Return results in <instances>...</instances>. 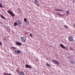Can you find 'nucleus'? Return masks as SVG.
<instances>
[{"mask_svg": "<svg viewBox=\"0 0 75 75\" xmlns=\"http://www.w3.org/2000/svg\"><path fill=\"white\" fill-rule=\"evenodd\" d=\"M15 52L17 54H19L21 53V51L19 50H16L15 51Z\"/></svg>", "mask_w": 75, "mask_h": 75, "instance_id": "39448f33", "label": "nucleus"}, {"mask_svg": "<svg viewBox=\"0 0 75 75\" xmlns=\"http://www.w3.org/2000/svg\"><path fill=\"white\" fill-rule=\"evenodd\" d=\"M71 64H74V62H71Z\"/></svg>", "mask_w": 75, "mask_h": 75, "instance_id": "393cba45", "label": "nucleus"}, {"mask_svg": "<svg viewBox=\"0 0 75 75\" xmlns=\"http://www.w3.org/2000/svg\"><path fill=\"white\" fill-rule=\"evenodd\" d=\"M70 49L71 50H72V48H71V47H70Z\"/></svg>", "mask_w": 75, "mask_h": 75, "instance_id": "cd10ccee", "label": "nucleus"}, {"mask_svg": "<svg viewBox=\"0 0 75 75\" xmlns=\"http://www.w3.org/2000/svg\"><path fill=\"white\" fill-rule=\"evenodd\" d=\"M18 25H21L22 24V22L20 21H18Z\"/></svg>", "mask_w": 75, "mask_h": 75, "instance_id": "9d476101", "label": "nucleus"}, {"mask_svg": "<svg viewBox=\"0 0 75 75\" xmlns=\"http://www.w3.org/2000/svg\"><path fill=\"white\" fill-rule=\"evenodd\" d=\"M74 2H75V1H74Z\"/></svg>", "mask_w": 75, "mask_h": 75, "instance_id": "c756f323", "label": "nucleus"}, {"mask_svg": "<svg viewBox=\"0 0 75 75\" xmlns=\"http://www.w3.org/2000/svg\"><path fill=\"white\" fill-rule=\"evenodd\" d=\"M25 68H29V69H31L32 68L31 66L28 65L27 64H26L25 65Z\"/></svg>", "mask_w": 75, "mask_h": 75, "instance_id": "0eeeda50", "label": "nucleus"}, {"mask_svg": "<svg viewBox=\"0 0 75 75\" xmlns=\"http://www.w3.org/2000/svg\"><path fill=\"white\" fill-rule=\"evenodd\" d=\"M57 65H59V63L58 62H57Z\"/></svg>", "mask_w": 75, "mask_h": 75, "instance_id": "412c9836", "label": "nucleus"}, {"mask_svg": "<svg viewBox=\"0 0 75 75\" xmlns=\"http://www.w3.org/2000/svg\"><path fill=\"white\" fill-rule=\"evenodd\" d=\"M10 30V29H9V30Z\"/></svg>", "mask_w": 75, "mask_h": 75, "instance_id": "c85d7f7f", "label": "nucleus"}, {"mask_svg": "<svg viewBox=\"0 0 75 75\" xmlns=\"http://www.w3.org/2000/svg\"><path fill=\"white\" fill-rule=\"evenodd\" d=\"M7 12L8 13L10 14L11 16H12V17H14L15 16V15L14 14V13H13L12 11H7Z\"/></svg>", "mask_w": 75, "mask_h": 75, "instance_id": "f257e3e1", "label": "nucleus"}, {"mask_svg": "<svg viewBox=\"0 0 75 75\" xmlns=\"http://www.w3.org/2000/svg\"><path fill=\"white\" fill-rule=\"evenodd\" d=\"M0 45H2V44L1 43V42H0Z\"/></svg>", "mask_w": 75, "mask_h": 75, "instance_id": "bb28decb", "label": "nucleus"}, {"mask_svg": "<svg viewBox=\"0 0 75 75\" xmlns=\"http://www.w3.org/2000/svg\"><path fill=\"white\" fill-rule=\"evenodd\" d=\"M52 61L54 64H56V63H57V61L54 59L52 60Z\"/></svg>", "mask_w": 75, "mask_h": 75, "instance_id": "f8f14e48", "label": "nucleus"}, {"mask_svg": "<svg viewBox=\"0 0 75 75\" xmlns=\"http://www.w3.org/2000/svg\"><path fill=\"white\" fill-rule=\"evenodd\" d=\"M3 7V6H2V5H1V3H0V7H1V8Z\"/></svg>", "mask_w": 75, "mask_h": 75, "instance_id": "a211bd4d", "label": "nucleus"}, {"mask_svg": "<svg viewBox=\"0 0 75 75\" xmlns=\"http://www.w3.org/2000/svg\"><path fill=\"white\" fill-rule=\"evenodd\" d=\"M34 2L35 4L37 5V6H40V5L38 4L39 3V1H38V0H35L34 1Z\"/></svg>", "mask_w": 75, "mask_h": 75, "instance_id": "20e7f679", "label": "nucleus"}, {"mask_svg": "<svg viewBox=\"0 0 75 75\" xmlns=\"http://www.w3.org/2000/svg\"><path fill=\"white\" fill-rule=\"evenodd\" d=\"M57 14L58 16H63V15L60 14V12H58Z\"/></svg>", "mask_w": 75, "mask_h": 75, "instance_id": "4468645a", "label": "nucleus"}, {"mask_svg": "<svg viewBox=\"0 0 75 75\" xmlns=\"http://www.w3.org/2000/svg\"><path fill=\"white\" fill-rule=\"evenodd\" d=\"M0 17H1V18H3L4 19H5V18H4V16L1 15H0Z\"/></svg>", "mask_w": 75, "mask_h": 75, "instance_id": "ddd939ff", "label": "nucleus"}, {"mask_svg": "<svg viewBox=\"0 0 75 75\" xmlns=\"http://www.w3.org/2000/svg\"><path fill=\"white\" fill-rule=\"evenodd\" d=\"M47 66H48V67H50V64H49L48 63H47Z\"/></svg>", "mask_w": 75, "mask_h": 75, "instance_id": "4be33fe9", "label": "nucleus"}, {"mask_svg": "<svg viewBox=\"0 0 75 75\" xmlns=\"http://www.w3.org/2000/svg\"><path fill=\"white\" fill-rule=\"evenodd\" d=\"M24 21L25 23L26 24H29V22L28 21V20L26 18L24 19Z\"/></svg>", "mask_w": 75, "mask_h": 75, "instance_id": "423d86ee", "label": "nucleus"}, {"mask_svg": "<svg viewBox=\"0 0 75 75\" xmlns=\"http://www.w3.org/2000/svg\"><path fill=\"white\" fill-rule=\"evenodd\" d=\"M57 11H63V10L62 9H57Z\"/></svg>", "mask_w": 75, "mask_h": 75, "instance_id": "dca6fc26", "label": "nucleus"}, {"mask_svg": "<svg viewBox=\"0 0 75 75\" xmlns=\"http://www.w3.org/2000/svg\"><path fill=\"white\" fill-rule=\"evenodd\" d=\"M15 44H17V45H21V43L18 42H15Z\"/></svg>", "mask_w": 75, "mask_h": 75, "instance_id": "6e6552de", "label": "nucleus"}, {"mask_svg": "<svg viewBox=\"0 0 75 75\" xmlns=\"http://www.w3.org/2000/svg\"><path fill=\"white\" fill-rule=\"evenodd\" d=\"M69 41L70 42H72L74 41V38L72 36H70L69 37Z\"/></svg>", "mask_w": 75, "mask_h": 75, "instance_id": "f03ea898", "label": "nucleus"}, {"mask_svg": "<svg viewBox=\"0 0 75 75\" xmlns=\"http://www.w3.org/2000/svg\"><path fill=\"white\" fill-rule=\"evenodd\" d=\"M12 49H16V47H12Z\"/></svg>", "mask_w": 75, "mask_h": 75, "instance_id": "aec40b11", "label": "nucleus"}, {"mask_svg": "<svg viewBox=\"0 0 75 75\" xmlns=\"http://www.w3.org/2000/svg\"><path fill=\"white\" fill-rule=\"evenodd\" d=\"M64 27L65 28H67V25H64Z\"/></svg>", "mask_w": 75, "mask_h": 75, "instance_id": "a878e982", "label": "nucleus"}, {"mask_svg": "<svg viewBox=\"0 0 75 75\" xmlns=\"http://www.w3.org/2000/svg\"><path fill=\"white\" fill-rule=\"evenodd\" d=\"M26 38L25 36H23V37H21V39L22 41L23 42H25V40H26Z\"/></svg>", "mask_w": 75, "mask_h": 75, "instance_id": "7ed1b4c3", "label": "nucleus"}, {"mask_svg": "<svg viewBox=\"0 0 75 75\" xmlns=\"http://www.w3.org/2000/svg\"><path fill=\"white\" fill-rule=\"evenodd\" d=\"M20 74L21 75H24V73L23 71H21L20 72Z\"/></svg>", "mask_w": 75, "mask_h": 75, "instance_id": "9b49d317", "label": "nucleus"}, {"mask_svg": "<svg viewBox=\"0 0 75 75\" xmlns=\"http://www.w3.org/2000/svg\"><path fill=\"white\" fill-rule=\"evenodd\" d=\"M69 11H66V13L67 15L69 14Z\"/></svg>", "mask_w": 75, "mask_h": 75, "instance_id": "f3484780", "label": "nucleus"}, {"mask_svg": "<svg viewBox=\"0 0 75 75\" xmlns=\"http://www.w3.org/2000/svg\"><path fill=\"white\" fill-rule=\"evenodd\" d=\"M60 47H62L63 48H64V49L65 48V46H64V45H63V44H60Z\"/></svg>", "mask_w": 75, "mask_h": 75, "instance_id": "1a4fd4ad", "label": "nucleus"}, {"mask_svg": "<svg viewBox=\"0 0 75 75\" xmlns=\"http://www.w3.org/2000/svg\"><path fill=\"white\" fill-rule=\"evenodd\" d=\"M4 74H5V75H8L9 74H8V73H5Z\"/></svg>", "mask_w": 75, "mask_h": 75, "instance_id": "b1692460", "label": "nucleus"}, {"mask_svg": "<svg viewBox=\"0 0 75 75\" xmlns=\"http://www.w3.org/2000/svg\"><path fill=\"white\" fill-rule=\"evenodd\" d=\"M35 60L36 61H38V59L36 58Z\"/></svg>", "mask_w": 75, "mask_h": 75, "instance_id": "6ab92c4d", "label": "nucleus"}, {"mask_svg": "<svg viewBox=\"0 0 75 75\" xmlns=\"http://www.w3.org/2000/svg\"><path fill=\"white\" fill-rule=\"evenodd\" d=\"M30 37H33V35H32V34L30 33Z\"/></svg>", "mask_w": 75, "mask_h": 75, "instance_id": "5701e85b", "label": "nucleus"}, {"mask_svg": "<svg viewBox=\"0 0 75 75\" xmlns=\"http://www.w3.org/2000/svg\"><path fill=\"white\" fill-rule=\"evenodd\" d=\"M14 25L15 26H16V25H18V24L17 22H15L14 24Z\"/></svg>", "mask_w": 75, "mask_h": 75, "instance_id": "2eb2a0df", "label": "nucleus"}]
</instances>
